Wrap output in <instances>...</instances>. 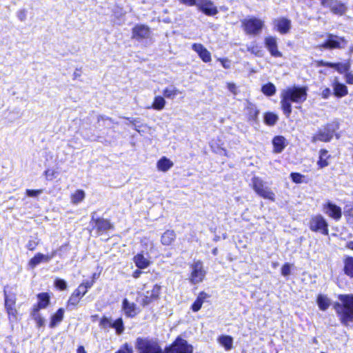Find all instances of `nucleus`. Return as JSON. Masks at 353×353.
<instances>
[{"label": "nucleus", "mask_w": 353, "mask_h": 353, "mask_svg": "<svg viewBox=\"0 0 353 353\" xmlns=\"http://www.w3.org/2000/svg\"><path fill=\"white\" fill-rule=\"evenodd\" d=\"M307 97V87L292 86L282 90L281 93V105L286 117L292 113V103H303Z\"/></svg>", "instance_id": "f257e3e1"}, {"label": "nucleus", "mask_w": 353, "mask_h": 353, "mask_svg": "<svg viewBox=\"0 0 353 353\" xmlns=\"http://www.w3.org/2000/svg\"><path fill=\"white\" fill-rule=\"evenodd\" d=\"M341 303H336L334 308L343 323L353 321V294H341L339 296Z\"/></svg>", "instance_id": "f03ea898"}, {"label": "nucleus", "mask_w": 353, "mask_h": 353, "mask_svg": "<svg viewBox=\"0 0 353 353\" xmlns=\"http://www.w3.org/2000/svg\"><path fill=\"white\" fill-rule=\"evenodd\" d=\"M135 347L138 353H165L156 340L148 338H137Z\"/></svg>", "instance_id": "7ed1b4c3"}, {"label": "nucleus", "mask_w": 353, "mask_h": 353, "mask_svg": "<svg viewBox=\"0 0 353 353\" xmlns=\"http://www.w3.org/2000/svg\"><path fill=\"white\" fill-rule=\"evenodd\" d=\"M251 182L253 190L258 195L272 201H275L274 193L266 185L265 183L261 178L254 176Z\"/></svg>", "instance_id": "20e7f679"}, {"label": "nucleus", "mask_w": 353, "mask_h": 353, "mask_svg": "<svg viewBox=\"0 0 353 353\" xmlns=\"http://www.w3.org/2000/svg\"><path fill=\"white\" fill-rule=\"evenodd\" d=\"M190 282L192 284H198L202 282L205 276L206 271L203 268V264L201 261H194L190 265Z\"/></svg>", "instance_id": "39448f33"}, {"label": "nucleus", "mask_w": 353, "mask_h": 353, "mask_svg": "<svg viewBox=\"0 0 353 353\" xmlns=\"http://www.w3.org/2000/svg\"><path fill=\"white\" fill-rule=\"evenodd\" d=\"M242 24L247 34L254 35L259 34L264 26L263 21L255 17L245 19Z\"/></svg>", "instance_id": "423d86ee"}, {"label": "nucleus", "mask_w": 353, "mask_h": 353, "mask_svg": "<svg viewBox=\"0 0 353 353\" xmlns=\"http://www.w3.org/2000/svg\"><path fill=\"white\" fill-rule=\"evenodd\" d=\"M347 44V41L344 37L328 34L327 40L320 47L325 49H341L345 48Z\"/></svg>", "instance_id": "0eeeda50"}, {"label": "nucleus", "mask_w": 353, "mask_h": 353, "mask_svg": "<svg viewBox=\"0 0 353 353\" xmlns=\"http://www.w3.org/2000/svg\"><path fill=\"white\" fill-rule=\"evenodd\" d=\"M309 227L313 232H319L325 235L328 234L327 223L321 214L315 215L310 219Z\"/></svg>", "instance_id": "6e6552de"}, {"label": "nucleus", "mask_w": 353, "mask_h": 353, "mask_svg": "<svg viewBox=\"0 0 353 353\" xmlns=\"http://www.w3.org/2000/svg\"><path fill=\"white\" fill-rule=\"evenodd\" d=\"M192 346L180 337H178L171 346L165 348V353H192Z\"/></svg>", "instance_id": "1a4fd4ad"}, {"label": "nucleus", "mask_w": 353, "mask_h": 353, "mask_svg": "<svg viewBox=\"0 0 353 353\" xmlns=\"http://www.w3.org/2000/svg\"><path fill=\"white\" fill-rule=\"evenodd\" d=\"M161 288L160 285L155 284L150 291H147L145 293L141 294V300L140 301L141 305L145 307L154 301L157 300L159 297Z\"/></svg>", "instance_id": "9d476101"}, {"label": "nucleus", "mask_w": 353, "mask_h": 353, "mask_svg": "<svg viewBox=\"0 0 353 353\" xmlns=\"http://www.w3.org/2000/svg\"><path fill=\"white\" fill-rule=\"evenodd\" d=\"M4 296H5V307L6 312L10 318H12L13 319H16L18 312L16 309V296L14 294L8 295L6 292L4 291Z\"/></svg>", "instance_id": "9b49d317"}, {"label": "nucleus", "mask_w": 353, "mask_h": 353, "mask_svg": "<svg viewBox=\"0 0 353 353\" xmlns=\"http://www.w3.org/2000/svg\"><path fill=\"white\" fill-rule=\"evenodd\" d=\"M265 46L274 57H281L282 53L278 50L277 39L275 37L268 36L265 38Z\"/></svg>", "instance_id": "f8f14e48"}, {"label": "nucleus", "mask_w": 353, "mask_h": 353, "mask_svg": "<svg viewBox=\"0 0 353 353\" xmlns=\"http://www.w3.org/2000/svg\"><path fill=\"white\" fill-rule=\"evenodd\" d=\"M150 28L145 25L138 24L132 29V38L137 40L148 39L150 37Z\"/></svg>", "instance_id": "ddd939ff"}, {"label": "nucleus", "mask_w": 353, "mask_h": 353, "mask_svg": "<svg viewBox=\"0 0 353 353\" xmlns=\"http://www.w3.org/2000/svg\"><path fill=\"white\" fill-rule=\"evenodd\" d=\"M324 213L330 217L338 221L341 218L342 212L339 206L328 202L323 205Z\"/></svg>", "instance_id": "4468645a"}, {"label": "nucleus", "mask_w": 353, "mask_h": 353, "mask_svg": "<svg viewBox=\"0 0 353 353\" xmlns=\"http://www.w3.org/2000/svg\"><path fill=\"white\" fill-rule=\"evenodd\" d=\"M273 23L277 31L282 34L289 32L291 28V21L285 17H279L274 19Z\"/></svg>", "instance_id": "2eb2a0df"}, {"label": "nucleus", "mask_w": 353, "mask_h": 353, "mask_svg": "<svg viewBox=\"0 0 353 353\" xmlns=\"http://www.w3.org/2000/svg\"><path fill=\"white\" fill-rule=\"evenodd\" d=\"M196 5L207 15L213 16L218 12L216 8L210 0H200Z\"/></svg>", "instance_id": "dca6fc26"}, {"label": "nucleus", "mask_w": 353, "mask_h": 353, "mask_svg": "<svg viewBox=\"0 0 353 353\" xmlns=\"http://www.w3.org/2000/svg\"><path fill=\"white\" fill-rule=\"evenodd\" d=\"M122 310L126 316L131 318L134 317L139 312L137 305L134 303L130 302L127 299L123 300Z\"/></svg>", "instance_id": "f3484780"}, {"label": "nucleus", "mask_w": 353, "mask_h": 353, "mask_svg": "<svg viewBox=\"0 0 353 353\" xmlns=\"http://www.w3.org/2000/svg\"><path fill=\"white\" fill-rule=\"evenodd\" d=\"M192 48L195 51L202 61L205 63L211 61V54L210 52L201 43H194L192 46Z\"/></svg>", "instance_id": "a211bd4d"}, {"label": "nucleus", "mask_w": 353, "mask_h": 353, "mask_svg": "<svg viewBox=\"0 0 353 353\" xmlns=\"http://www.w3.org/2000/svg\"><path fill=\"white\" fill-rule=\"evenodd\" d=\"M324 6L329 7L333 13L339 15L343 14L347 10L345 4L336 0H329Z\"/></svg>", "instance_id": "6ab92c4d"}, {"label": "nucleus", "mask_w": 353, "mask_h": 353, "mask_svg": "<svg viewBox=\"0 0 353 353\" xmlns=\"http://www.w3.org/2000/svg\"><path fill=\"white\" fill-rule=\"evenodd\" d=\"M134 263L139 269H145L150 264V257L143 253H139L134 256Z\"/></svg>", "instance_id": "aec40b11"}, {"label": "nucleus", "mask_w": 353, "mask_h": 353, "mask_svg": "<svg viewBox=\"0 0 353 353\" xmlns=\"http://www.w3.org/2000/svg\"><path fill=\"white\" fill-rule=\"evenodd\" d=\"M83 285H79V287L72 292L68 301V306H76L79 303L80 299L85 295L82 294Z\"/></svg>", "instance_id": "412c9836"}, {"label": "nucleus", "mask_w": 353, "mask_h": 353, "mask_svg": "<svg viewBox=\"0 0 353 353\" xmlns=\"http://www.w3.org/2000/svg\"><path fill=\"white\" fill-rule=\"evenodd\" d=\"M49 257L46 254L42 253H37L32 257L28 262V266L34 269L37 265L41 263H48Z\"/></svg>", "instance_id": "4be33fe9"}, {"label": "nucleus", "mask_w": 353, "mask_h": 353, "mask_svg": "<svg viewBox=\"0 0 353 353\" xmlns=\"http://www.w3.org/2000/svg\"><path fill=\"white\" fill-rule=\"evenodd\" d=\"M274 152L275 153L281 152L287 145L286 139L282 136H276L272 140Z\"/></svg>", "instance_id": "5701e85b"}, {"label": "nucleus", "mask_w": 353, "mask_h": 353, "mask_svg": "<svg viewBox=\"0 0 353 353\" xmlns=\"http://www.w3.org/2000/svg\"><path fill=\"white\" fill-rule=\"evenodd\" d=\"M39 303L37 305L34 306L33 310L39 312V310L46 308L50 302V296L47 293H40L37 295Z\"/></svg>", "instance_id": "b1692460"}, {"label": "nucleus", "mask_w": 353, "mask_h": 353, "mask_svg": "<svg viewBox=\"0 0 353 353\" xmlns=\"http://www.w3.org/2000/svg\"><path fill=\"white\" fill-rule=\"evenodd\" d=\"M173 165L174 163L172 161L163 157L157 161V168L159 171L165 172L170 170Z\"/></svg>", "instance_id": "393cba45"}, {"label": "nucleus", "mask_w": 353, "mask_h": 353, "mask_svg": "<svg viewBox=\"0 0 353 353\" xmlns=\"http://www.w3.org/2000/svg\"><path fill=\"white\" fill-rule=\"evenodd\" d=\"M332 136H333L332 132H331L330 131H327V130L320 131L318 134H315L312 137V142L315 143L319 141L327 142L332 139Z\"/></svg>", "instance_id": "a878e982"}, {"label": "nucleus", "mask_w": 353, "mask_h": 353, "mask_svg": "<svg viewBox=\"0 0 353 353\" xmlns=\"http://www.w3.org/2000/svg\"><path fill=\"white\" fill-rule=\"evenodd\" d=\"M217 341L226 351L232 350L233 345V338L232 336L228 335H221L218 338Z\"/></svg>", "instance_id": "bb28decb"}, {"label": "nucleus", "mask_w": 353, "mask_h": 353, "mask_svg": "<svg viewBox=\"0 0 353 353\" xmlns=\"http://www.w3.org/2000/svg\"><path fill=\"white\" fill-rule=\"evenodd\" d=\"M327 153L328 152L325 149H322L319 151V158L317 161L319 168L322 169L329 165L328 159L330 155H328Z\"/></svg>", "instance_id": "cd10ccee"}, {"label": "nucleus", "mask_w": 353, "mask_h": 353, "mask_svg": "<svg viewBox=\"0 0 353 353\" xmlns=\"http://www.w3.org/2000/svg\"><path fill=\"white\" fill-rule=\"evenodd\" d=\"M141 252L145 254V255H148L150 252L154 248L153 242L148 238H143L141 241Z\"/></svg>", "instance_id": "c85d7f7f"}, {"label": "nucleus", "mask_w": 353, "mask_h": 353, "mask_svg": "<svg viewBox=\"0 0 353 353\" xmlns=\"http://www.w3.org/2000/svg\"><path fill=\"white\" fill-rule=\"evenodd\" d=\"M97 230L101 232L107 231L112 228V224L107 219H98L94 221Z\"/></svg>", "instance_id": "c756f323"}, {"label": "nucleus", "mask_w": 353, "mask_h": 353, "mask_svg": "<svg viewBox=\"0 0 353 353\" xmlns=\"http://www.w3.org/2000/svg\"><path fill=\"white\" fill-rule=\"evenodd\" d=\"M208 296V294L203 292L199 293L196 301L194 302V303L192 305V310L194 312L199 311L201 309L203 303H204V301L205 300V299Z\"/></svg>", "instance_id": "7c9ffc66"}, {"label": "nucleus", "mask_w": 353, "mask_h": 353, "mask_svg": "<svg viewBox=\"0 0 353 353\" xmlns=\"http://www.w3.org/2000/svg\"><path fill=\"white\" fill-rule=\"evenodd\" d=\"M333 88L334 91V94L336 97H342L347 94V87L345 85L341 84L337 81L334 82V83L333 84Z\"/></svg>", "instance_id": "2f4dec72"}, {"label": "nucleus", "mask_w": 353, "mask_h": 353, "mask_svg": "<svg viewBox=\"0 0 353 353\" xmlns=\"http://www.w3.org/2000/svg\"><path fill=\"white\" fill-rule=\"evenodd\" d=\"M175 237L176 235L173 230H167L161 236V243L163 245H169L174 241Z\"/></svg>", "instance_id": "473e14b6"}, {"label": "nucleus", "mask_w": 353, "mask_h": 353, "mask_svg": "<svg viewBox=\"0 0 353 353\" xmlns=\"http://www.w3.org/2000/svg\"><path fill=\"white\" fill-rule=\"evenodd\" d=\"M165 104L166 101L163 97L156 96L150 108L159 111L165 108Z\"/></svg>", "instance_id": "72a5a7b5"}, {"label": "nucleus", "mask_w": 353, "mask_h": 353, "mask_svg": "<svg viewBox=\"0 0 353 353\" xmlns=\"http://www.w3.org/2000/svg\"><path fill=\"white\" fill-rule=\"evenodd\" d=\"M345 274L350 277H353V257L348 256L344 259Z\"/></svg>", "instance_id": "f704fd0d"}, {"label": "nucleus", "mask_w": 353, "mask_h": 353, "mask_svg": "<svg viewBox=\"0 0 353 353\" xmlns=\"http://www.w3.org/2000/svg\"><path fill=\"white\" fill-rule=\"evenodd\" d=\"M246 112L250 119L254 120L257 118L259 110L256 105L249 101H247Z\"/></svg>", "instance_id": "c9c22d12"}, {"label": "nucleus", "mask_w": 353, "mask_h": 353, "mask_svg": "<svg viewBox=\"0 0 353 353\" xmlns=\"http://www.w3.org/2000/svg\"><path fill=\"white\" fill-rule=\"evenodd\" d=\"M64 316V310L63 308L59 309L57 312L52 316L50 321V327H54L57 324H59L63 318Z\"/></svg>", "instance_id": "e433bc0d"}, {"label": "nucleus", "mask_w": 353, "mask_h": 353, "mask_svg": "<svg viewBox=\"0 0 353 353\" xmlns=\"http://www.w3.org/2000/svg\"><path fill=\"white\" fill-rule=\"evenodd\" d=\"M317 304L321 310H326L331 305L330 300L325 295L320 294L317 298Z\"/></svg>", "instance_id": "4c0bfd02"}, {"label": "nucleus", "mask_w": 353, "mask_h": 353, "mask_svg": "<svg viewBox=\"0 0 353 353\" xmlns=\"http://www.w3.org/2000/svg\"><path fill=\"white\" fill-rule=\"evenodd\" d=\"M85 192L82 190H77L71 196V201L74 204L81 202L85 198Z\"/></svg>", "instance_id": "58836bf2"}, {"label": "nucleus", "mask_w": 353, "mask_h": 353, "mask_svg": "<svg viewBox=\"0 0 353 353\" xmlns=\"http://www.w3.org/2000/svg\"><path fill=\"white\" fill-rule=\"evenodd\" d=\"M179 93V90L174 86L165 88L164 89V90L163 91V94L165 97H166L168 99H172L175 98V97Z\"/></svg>", "instance_id": "ea45409f"}, {"label": "nucleus", "mask_w": 353, "mask_h": 353, "mask_svg": "<svg viewBox=\"0 0 353 353\" xmlns=\"http://www.w3.org/2000/svg\"><path fill=\"white\" fill-rule=\"evenodd\" d=\"M261 91L266 96H272L276 92V87L273 83H268L262 87Z\"/></svg>", "instance_id": "a19ab883"}, {"label": "nucleus", "mask_w": 353, "mask_h": 353, "mask_svg": "<svg viewBox=\"0 0 353 353\" xmlns=\"http://www.w3.org/2000/svg\"><path fill=\"white\" fill-rule=\"evenodd\" d=\"M111 327L114 328L117 334H121L124 331V325L121 318L112 323Z\"/></svg>", "instance_id": "79ce46f5"}, {"label": "nucleus", "mask_w": 353, "mask_h": 353, "mask_svg": "<svg viewBox=\"0 0 353 353\" xmlns=\"http://www.w3.org/2000/svg\"><path fill=\"white\" fill-rule=\"evenodd\" d=\"M127 120L132 124L133 128L140 134L141 133V128H148L146 124H139V119L127 118Z\"/></svg>", "instance_id": "37998d69"}, {"label": "nucleus", "mask_w": 353, "mask_h": 353, "mask_svg": "<svg viewBox=\"0 0 353 353\" xmlns=\"http://www.w3.org/2000/svg\"><path fill=\"white\" fill-rule=\"evenodd\" d=\"M264 119L268 125H273L276 123L278 117L275 114L268 112L265 114Z\"/></svg>", "instance_id": "c03bdc74"}, {"label": "nucleus", "mask_w": 353, "mask_h": 353, "mask_svg": "<svg viewBox=\"0 0 353 353\" xmlns=\"http://www.w3.org/2000/svg\"><path fill=\"white\" fill-rule=\"evenodd\" d=\"M290 177L293 182L296 183H306L305 176L298 172H292L290 174Z\"/></svg>", "instance_id": "a18cd8bd"}, {"label": "nucleus", "mask_w": 353, "mask_h": 353, "mask_svg": "<svg viewBox=\"0 0 353 353\" xmlns=\"http://www.w3.org/2000/svg\"><path fill=\"white\" fill-rule=\"evenodd\" d=\"M332 68L336 69L339 72L343 73L347 72L349 70V65L347 63H333L332 65Z\"/></svg>", "instance_id": "49530a36"}, {"label": "nucleus", "mask_w": 353, "mask_h": 353, "mask_svg": "<svg viewBox=\"0 0 353 353\" xmlns=\"http://www.w3.org/2000/svg\"><path fill=\"white\" fill-rule=\"evenodd\" d=\"M248 51L250 52L252 54H255L258 57L262 56V50L260 49V48L256 45V44H250L248 46Z\"/></svg>", "instance_id": "de8ad7c7"}, {"label": "nucleus", "mask_w": 353, "mask_h": 353, "mask_svg": "<svg viewBox=\"0 0 353 353\" xmlns=\"http://www.w3.org/2000/svg\"><path fill=\"white\" fill-rule=\"evenodd\" d=\"M32 315L39 327H41L44 325L45 321L41 316V315L39 314L38 312H36L35 310H33L32 312Z\"/></svg>", "instance_id": "09e8293b"}, {"label": "nucleus", "mask_w": 353, "mask_h": 353, "mask_svg": "<svg viewBox=\"0 0 353 353\" xmlns=\"http://www.w3.org/2000/svg\"><path fill=\"white\" fill-rule=\"evenodd\" d=\"M292 265L287 263H285L281 268V274L286 277L291 274Z\"/></svg>", "instance_id": "8fccbe9b"}, {"label": "nucleus", "mask_w": 353, "mask_h": 353, "mask_svg": "<svg viewBox=\"0 0 353 353\" xmlns=\"http://www.w3.org/2000/svg\"><path fill=\"white\" fill-rule=\"evenodd\" d=\"M56 288L61 290H64L67 288V283L63 279H57L54 281Z\"/></svg>", "instance_id": "3c124183"}, {"label": "nucleus", "mask_w": 353, "mask_h": 353, "mask_svg": "<svg viewBox=\"0 0 353 353\" xmlns=\"http://www.w3.org/2000/svg\"><path fill=\"white\" fill-rule=\"evenodd\" d=\"M26 194L30 197H37L40 195L42 192V190H26Z\"/></svg>", "instance_id": "603ef678"}, {"label": "nucleus", "mask_w": 353, "mask_h": 353, "mask_svg": "<svg viewBox=\"0 0 353 353\" xmlns=\"http://www.w3.org/2000/svg\"><path fill=\"white\" fill-rule=\"evenodd\" d=\"M57 172L54 170L48 169L46 170L45 174L48 180H52L57 177Z\"/></svg>", "instance_id": "864d4df0"}, {"label": "nucleus", "mask_w": 353, "mask_h": 353, "mask_svg": "<svg viewBox=\"0 0 353 353\" xmlns=\"http://www.w3.org/2000/svg\"><path fill=\"white\" fill-rule=\"evenodd\" d=\"M112 321L110 319L103 316L100 321V325L103 327H111Z\"/></svg>", "instance_id": "5fc2aeb1"}, {"label": "nucleus", "mask_w": 353, "mask_h": 353, "mask_svg": "<svg viewBox=\"0 0 353 353\" xmlns=\"http://www.w3.org/2000/svg\"><path fill=\"white\" fill-rule=\"evenodd\" d=\"M115 353H133V350L128 344H125Z\"/></svg>", "instance_id": "6e6d98bb"}, {"label": "nucleus", "mask_w": 353, "mask_h": 353, "mask_svg": "<svg viewBox=\"0 0 353 353\" xmlns=\"http://www.w3.org/2000/svg\"><path fill=\"white\" fill-rule=\"evenodd\" d=\"M93 283H94V281H86V282L81 283V285H83V291L82 292V294H85L88 292V289L90 288L92 286Z\"/></svg>", "instance_id": "4d7b16f0"}, {"label": "nucleus", "mask_w": 353, "mask_h": 353, "mask_svg": "<svg viewBox=\"0 0 353 353\" xmlns=\"http://www.w3.org/2000/svg\"><path fill=\"white\" fill-rule=\"evenodd\" d=\"M17 17L21 21H24L27 17V11L25 9L21 10L18 12Z\"/></svg>", "instance_id": "13d9d810"}, {"label": "nucleus", "mask_w": 353, "mask_h": 353, "mask_svg": "<svg viewBox=\"0 0 353 353\" xmlns=\"http://www.w3.org/2000/svg\"><path fill=\"white\" fill-rule=\"evenodd\" d=\"M228 89L234 95L237 94V88L235 83H227Z\"/></svg>", "instance_id": "bf43d9fd"}, {"label": "nucleus", "mask_w": 353, "mask_h": 353, "mask_svg": "<svg viewBox=\"0 0 353 353\" xmlns=\"http://www.w3.org/2000/svg\"><path fill=\"white\" fill-rule=\"evenodd\" d=\"M38 245V243L35 241L30 240L28 242L26 247L29 250L33 251L36 249L37 246Z\"/></svg>", "instance_id": "052dcab7"}, {"label": "nucleus", "mask_w": 353, "mask_h": 353, "mask_svg": "<svg viewBox=\"0 0 353 353\" xmlns=\"http://www.w3.org/2000/svg\"><path fill=\"white\" fill-rule=\"evenodd\" d=\"M219 61L221 63V65L224 68H230V61L228 59H219Z\"/></svg>", "instance_id": "680f3d73"}, {"label": "nucleus", "mask_w": 353, "mask_h": 353, "mask_svg": "<svg viewBox=\"0 0 353 353\" xmlns=\"http://www.w3.org/2000/svg\"><path fill=\"white\" fill-rule=\"evenodd\" d=\"M331 95V90L328 88H324L321 92L323 99H327Z\"/></svg>", "instance_id": "e2e57ef3"}, {"label": "nucleus", "mask_w": 353, "mask_h": 353, "mask_svg": "<svg viewBox=\"0 0 353 353\" xmlns=\"http://www.w3.org/2000/svg\"><path fill=\"white\" fill-rule=\"evenodd\" d=\"M181 3L186 4L188 6H194L196 3V0H179Z\"/></svg>", "instance_id": "0e129e2a"}, {"label": "nucleus", "mask_w": 353, "mask_h": 353, "mask_svg": "<svg viewBox=\"0 0 353 353\" xmlns=\"http://www.w3.org/2000/svg\"><path fill=\"white\" fill-rule=\"evenodd\" d=\"M318 66H327L332 68V63L319 61L317 63Z\"/></svg>", "instance_id": "69168bd1"}, {"label": "nucleus", "mask_w": 353, "mask_h": 353, "mask_svg": "<svg viewBox=\"0 0 353 353\" xmlns=\"http://www.w3.org/2000/svg\"><path fill=\"white\" fill-rule=\"evenodd\" d=\"M346 81L349 84H353V75L351 74H347L346 75Z\"/></svg>", "instance_id": "338daca9"}, {"label": "nucleus", "mask_w": 353, "mask_h": 353, "mask_svg": "<svg viewBox=\"0 0 353 353\" xmlns=\"http://www.w3.org/2000/svg\"><path fill=\"white\" fill-rule=\"evenodd\" d=\"M77 353H86L83 346H79L77 350Z\"/></svg>", "instance_id": "774afa93"}]
</instances>
